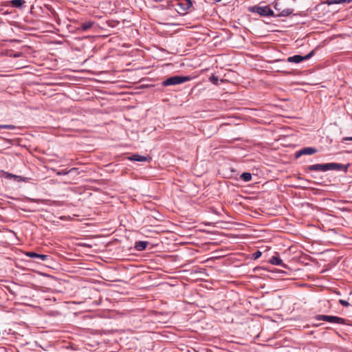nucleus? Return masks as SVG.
I'll list each match as a JSON object with an SVG mask.
<instances>
[{
	"label": "nucleus",
	"instance_id": "nucleus-3",
	"mask_svg": "<svg viewBox=\"0 0 352 352\" xmlns=\"http://www.w3.org/2000/svg\"><path fill=\"white\" fill-rule=\"evenodd\" d=\"M190 80V76H173L168 78L162 82V86L168 87L170 85H175L182 84Z\"/></svg>",
	"mask_w": 352,
	"mask_h": 352
},
{
	"label": "nucleus",
	"instance_id": "nucleus-16",
	"mask_svg": "<svg viewBox=\"0 0 352 352\" xmlns=\"http://www.w3.org/2000/svg\"><path fill=\"white\" fill-rule=\"evenodd\" d=\"M294 9L286 8L279 12L278 14H275V16H287L293 14Z\"/></svg>",
	"mask_w": 352,
	"mask_h": 352
},
{
	"label": "nucleus",
	"instance_id": "nucleus-7",
	"mask_svg": "<svg viewBox=\"0 0 352 352\" xmlns=\"http://www.w3.org/2000/svg\"><path fill=\"white\" fill-rule=\"evenodd\" d=\"M314 54H315V50H314L311 51L306 56L294 55L293 56H289L287 58V61L289 63H299L303 60L309 59Z\"/></svg>",
	"mask_w": 352,
	"mask_h": 352
},
{
	"label": "nucleus",
	"instance_id": "nucleus-21",
	"mask_svg": "<svg viewBox=\"0 0 352 352\" xmlns=\"http://www.w3.org/2000/svg\"><path fill=\"white\" fill-rule=\"evenodd\" d=\"M210 80L212 82L214 85H218L219 82V78L217 76L212 75L210 77Z\"/></svg>",
	"mask_w": 352,
	"mask_h": 352
},
{
	"label": "nucleus",
	"instance_id": "nucleus-1",
	"mask_svg": "<svg viewBox=\"0 0 352 352\" xmlns=\"http://www.w3.org/2000/svg\"><path fill=\"white\" fill-rule=\"evenodd\" d=\"M349 164L344 165L339 163H327V164H316L309 166L307 169L311 171H322L325 172L330 170L338 171H343L346 173Z\"/></svg>",
	"mask_w": 352,
	"mask_h": 352
},
{
	"label": "nucleus",
	"instance_id": "nucleus-27",
	"mask_svg": "<svg viewBox=\"0 0 352 352\" xmlns=\"http://www.w3.org/2000/svg\"><path fill=\"white\" fill-rule=\"evenodd\" d=\"M351 152H352V151Z\"/></svg>",
	"mask_w": 352,
	"mask_h": 352
},
{
	"label": "nucleus",
	"instance_id": "nucleus-13",
	"mask_svg": "<svg viewBox=\"0 0 352 352\" xmlns=\"http://www.w3.org/2000/svg\"><path fill=\"white\" fill-rule=\"evenodd\" d=\"M148 244V242H147V241H137L135 244V248L138 251H143L146 248Z\"/></svg>",
	"mask_w": 352,
	"mask_h": 352
},
{
	"label": "nucleus",
	"instance_id": "nucleus-18",
	"mask_svg": "<svg viewBox=\"0 0 352 352\" xmlns=\"http://www.w3.org/2000/svg\"><path fill=\"white\" fill-rule=\"evenodd\" d=\"M240 178L243 182H250L252 179V174L250 173H243L241 175Z\"/></svg>",
	"mask_w": 352,
	"mask_h": 352
},
{
	"label": "nucleus",
	"instance_id": "nucleus-2",
	"mask_svg": "<svg viewBox=\"0 0 352 352\" xmlns=\"http://www.w3.org/2000/svg\"><path fill=\"white\" fill-rule=\"evenodd\" d=\"M175 10L180 14H186L192 8V1L191 0H177L175 5Z\"/></svg>",
	"mask_w": 352,
	"mask_h": 352
},
{
	"label": "nucleus",
	"instance_id": "nucleus-14",
	"mask_svg": "<svg viewBox=\"0 0 352 352\" xmlns=\"http://www.w3.org/2000/svg\"><path fill=\"white\" fill-rule=\"evenodd\" d=\"M75 174V175H77L78 174V169L76 168H72L69 170H60V171H58L56 173V175H67V174Z\"/></svg>",
	"mask_w": 352,
	"mask_h": 352
},
{
	"label": "nucleus",
	"instance_id": "nucleus-9",
	"mask_svg": "<svg viewBox=\"0 0 352 352\" xmlns=\"http://www.w3.org/2000/svg\"><path fill=\"white\" fill-rule=\"evenodd\" d=\"M26 255L32 258H39L41 261H46L49 256L46 254H40L34 252H28L26 253Z\"/></svg>",
	"mask_w": 352,
	"mask_h": 352
},
{
	"label": "nucleus",
	"instance_id": "nucleus-26",
	"mask_svg": "<svg viewBox=\"0 0 352 352\" xmlns=\"http://www.w3.org/2000/svg\"><path fill=\"white\" fill-rule=\"evenodd\" d=\"M300 156V155H296V159L298 158Z\"/></svg>",
	"mask_w": 352,
	"mask_h": 352
},
{
	"label": "nucleus",
	"instance_id": "nucleus-22",
	"mask_svg": "<svg viewBox=\"0 0 352 352\" xmlns=\"http://www.w3.org/2000/svg\"><path fill=\"white\" fill-rule=\"evenodd\" d=\"M261 254H262L261 252L259 250H257L252 254V257L254 258V259H257L261 256Z\"/></svg>",
	"mask_w": 352,
	"mask_h": 352
},
{
	"label": "nucleus",
	"instance_id": "nucleus-25",
	"mask_svg": "<svg viewBox=\"0 0 352 352\" xmlns=\"http://www.w3.org/2000/svg\"><path fill=\"white\" fill-rule=\"evenodd\" d=\"M345 140H352V137H351V138H346Z\"/></svg>",
	"mask_w": 352,
	"mask_h": 352
},
{
	"label": "nucleus",
	"instance_id": "nucleus-19",
	"mask_svg": "<svg viewBox=\"0 0 352 352\" xmlns=\"http://www.w3.org/2000/svg\"><path fill=\"white\" fill-rule=\"evenodd\" d=\"M8 56L10 57H14V58H19L23 56V54L22 52H16L14 53L12 50H10L7 53Z\"/></svg>",
	"mask_w": 352,
	"mask_h": 352
},
{
	"label": "nucleus",
	"instance_id": "nucleus-5",
	"mask_svg": "<svg viewBox=\"0 0 352 352\" xmlns=\"http://www.w3.org/2000/svg\"><path fill=\"white\" fill-rule=\"evenodd\" d=\"M317 320H323L330 323L346 324V320L335 316L317 315L316 317Z\"/></svg>",
	"mask_w": 352,
	"mask_h": 352
},
{
	"label": "nucleus",
	"instance_id": "nucleus-11",
	"mask_svg": "<svg viewBox=\"0 0 352 352\" xmlns=\"http://www.w3.org/2000/svg\"><path fill=\"white\" fill-rule=\"evenodd\" d=\"M318 151L312 147H306L299 151H296L294 154H313L316 153Z\"/></svg>",
	"mask_w": 352,
	"mask_h": 352
},
{
	"label": "nucleus",
	"instance_id": "nucleus-8",
	"mask_svg": "<svg viewBox=\"0 0 352 352\" xmlns=\"http://www.w3.org/2000/svg\"><path fill=\"white\" fill-rule=\"evenodd\" d=\"M129 160L136 162H149L151 160L150 155H129Z\"/></svg>",
	"mask_w": 352,
	"mask_h": 352
},
{
	"label": "nucleus",
	"instance_id": "nucleus-15",
	"mask_svg": "<svg viewBox=\"0 0 352 352\" xmlns=\"http://www.w3.org/2000/svg\"><path fill=\"white\" fill-rule=\"evenodd\" d=\"M8 3L14 8H21L25 3V0H12Z\"/></svg>",
	"mask_w": 352,
	"mask_h": 352
},
{
	"label": "nucleus",
	"instance_id": "nucleus-12",
	"mask_svg": "<svg viewBox=\"0 0 352 352\" xmlns=\"http://www.w3.org/2000/svg\"><path fill=\"white\" fill-rule=\"evenodd\" d=\"M352 0H326L322 3V4L332 5L339 3H349Z\"/></svg>",
	"mask_w": 352,
	"mask_h": 352
},
{
	"label": "nucleus",
	"instance_id": "nucleus-4",
	"mask_svg": "<svg viewBox=\"0 0 352 352\" xmlns=\"http://www.w3.org/2000/svg\"><path fill=\"white\" fill-rule=\"evenodd\" d=\"M249 11L251 12L258 13L261 16H275L274 11L268 6H253L249 8Z\"/></svg>",
	"mask_w": 352,
	"mask_h": 352
},
{
	"label": "nucleus",
	"instance_id": "nucleus-23",
	"mask_svg": "<svg viewBox=\"0 0 352 352\" xmlns=\"http://www.w3.org/2000/svg\"><path fill=\"white\" fill-rule=\"evenodd\" d=\"M339 303L344 307H349L350 305L349 302L345 300L340 299Z\"/></svg>",
	"mask_w": 352,
	"mask_h": 352
},
{
	"label": "nucleus",
	"instance_id": "nucleus-20",
	"mask_svg": "<svg viewBox=\"0 0 352 352\" xmlns=\"http://www.w3.org/2000/svg\"><path fill=\"white\" fill-rule=\"evenodd\" d=\"M17 127L13 124H1L0 125V129H16Z\"/></svg>",
	"mask_w": 352,
	"mask_h": 352
},
{
	"label": "nucleus",
	"instance_id": "nucleus-6",
	"mask_svg": "<svg viewBox=\"0 0 352 352\" xmlns=\"http://www.w3.org/2000/svg\"><path fill=\"white\" fill-rule=\"evenodd\" d=\"M0 176L3 177L8 179H12L14 182H28L30 179V178H29V177H25L16 175H13L12 173H9L5 172L3 170L0 171Z\"/></svg>",
	"mask_w": 352,
	"mask_h": 352
},
{
	"label": "nucleus",
	"instance_id": "nucleus-24",
	"mask_svg": "<svg viewBox=\"0 0 352 352\" xmlns=\"http://www.w3.org/2000/svg\"><path fill=\"white\" fill-rule=\"evenodd\" d=\"M274 8H275V10H276L280 11V9H279V8H278V6H277V4H276V5L274 6Z\"/></svg>",
	"mask_w": 352,
	"mask_h": 352
},
{
	"label": "nucleus",
	"instance_id": "nucleus-17",
	"mask_svg": "<svg viewBox=\"0 0 352 352\" xmlns=\"http://www.w3.org/2000/svg\"><path fill=\"white\" fill-rule=\"evenodd\" d=\"M94 23L93 21H91L82 23L81 24V29L83 31L88 30L89 29H90L94 25Z\"/></svg>",
	"mask_w": 352,
	"mask_h": 352
},
{
	"label": "nucleus",
	"instance_id": "nucleus-10",
	"mask_svg": "<svg viewBox=\"0 0 352 352\" xmlns=\"http://www.w3.org/2000/svg\"><path fill=\"white\" fill-rule=\"evenodd\" d=\"M269 263L272 265L283 266L286 268V265L284 264L282 259L277 256H272L269 260Z\"/></svg>",
	"mask_w": 352,
	"mask_h": 352
}]
</instances>
